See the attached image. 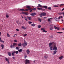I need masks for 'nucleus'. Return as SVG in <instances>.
<instances>
[{"instance_id":"obj_29","label":"nucleus","mask_w":64,"mask_h":64,"mask_svg":"<svg viewBox=\"0 0 64 64\" xmlns=\"http://www.w3.org/2000/svg\"><path fill=\"white\" fill-rule=\"evenodd\" d=\"M42 32H45V33H47V31L45 30H44L42 31Z\"/></svg>"},{"instance_id":"obj_1","label":"nucleus","mask_w":64,"mask_h":64,"mask_svg":"<svg viewBox=\"0 0 64 64\" xmlns=\"http://www.w3.org/2000/svg\"><path fill=\"white\" fill-rule=\"evenodd\" d=\"M26 8H28V10H30V12H32V10H36V8H31V7L30 6H27L26 7Z\"/></svg>"},{"instance_id":"obj_43","label":"nucleus","mask_w":64,"mask_h":64,"mask_svg":"<svg viewBox=\"0 0 64 64\" xmlns=\"http://www.w3.org/2000/svg\"><path fill=\"white\" fill-rule=\"evenodd\" d=\"M37 9H38V10H42V8H37Z\"/></svg>"},{"instance_id":"obj_23","label":"nucleus","mask_w":64,"mask_h":64,"mask_svg":"<svg viewBox=\"0 0 64 64\" xmlns=\"http://www.w3.org/2000/svg\"><path fill=\"white\" fill-rule=\"evenodd\" d=\"M1 46L2 47V49H4V45L1 44Z\"/></svg>"},{"instance_id":"obj_46","label":"nucleus","mask_w":64,"mask_h":64,"mask_svg":"<svg viewBox=\"0 0 64 64\" xmlns=\"http://www.w3.org/2000/svg\"><path fill=\"white\" fill-rule=\"evenodd\" d=\"M22 14H26V12H22Z\"/></svg>"},{"instance_id":"obj_39","label":"nucleus","mask_w":64,"mask_h":64,"mask_svg":"<svg viewBox=\"0 0 64 64\" xmlns=\"http://www.w3.org/2000/svg\"><path fill=\"white\" fill-rule=\"evenodd\" d=\"M10 48H14V47L12 45H10Z\"/></svg>"},{"instance_id":"obj_58","label":"nucleus","mask_w":64,"mask_h":64,"mask_svg":"<svg viewBox=\"0 0 64 64\" xmlns=\"http://www.w3.org/2000/svg\"><path fill=\"white\" fill-rule=\"evenodd\" d=\"M56 29H57L58 30H59V28H57Z\"/></svg>"},{"instance_id":"obj_2","label":"nucleus","mask_w":64,"mask_h":64,"mask_svg":"<svg viewBox=\"0 0 64 64\" xmlns=\"http://www.w3.org/2000/svg\"><path fill=\"white\" fill-rule=\"evenodd\" d=\"M53 50H57V48L56 47V43L54 44L53 45Z\"/></svg>"},{"instance_id":"obj_52","label":"nucleus","mask_w":64,"mask_h":64,"mask_svg":"<svg viewBox=\"0 0 64 64\" xmlns=\"http://www.w3.org/2000/svg\"><path fill=\"white\" fill-rule=\"evenodd\" d=\"M27 36V34H24V37H25V36Z\"/></svg>"},{"instance_id":"obj_47","label":"nucleus","mask_w":64,"mask_h":64,"mask_svg":"<svg viewBox=\"0 0 64 64\" xmlns=\"http://www.w3.org/2000/svg\"><path fill=\"white\" fill-rule=\"evenodd\" d=\"M15 35H16V36H17V34H14V36H13V37H15Z\"/></svg>"},{"instance_id":"obj_63","label":"nucleus","mask_w":64,"mask_h":64,"mask_svg":"<svg viewBox=\"0 0 64 64\" xmlns=\"http://www.w3.org/2000/svg\"><path fill=\"white\" fill-rule=\"evenodd\" d=\"M51 38H53V36H50Z\"/></svg>"},{"instance_id":"obj_50","label":"nucleus","mask_w":64,"mask_h":64,"mask_svg":"<svg viewBox=\"0 0 64 64\" xmlns=\"http://www.w3.org/2000/svg\"><path fill=\"white\" fill-rule=\"evenodd\" d=\"M25 15H28V13H26V14H25Z\"/></svg>"},{"instance_id":"obj_41","label":"nucleus","mask_w":64,"mask_h":64,"mask_svg":"<svg viewBox=\"0 0 64 64\" xmlns=\"http://www.w3.org/2000/svg\"><path fill=\"white\" fill-rule=\"evenodd\" d=\"M38 27L39 28H41V26L40 25H39L38 26Z\"/></svg>"},{"instance_id":"obj_34","label":"nucleus","mask_w":64,"mask_h":64,"mask_svg":"<svg viewBox=\"0 0 64 64\" xmlns=\"http://www.w3.org/2000/svg\"><path fill=\"white\" fill-rule=\"evenodd\" d=\"M22 45V44H18V46H21Z\"/></svg>"},{"instance_id":"obj_35","label":"nucleus","mask_w":64,"mask_h":64,"mask_svg":"<svg viewBox=\"0 0 64 64\" xmlns=\"http://www.w3.org/2000/svg\"><path fill=\"white\" fill-rule=\"evenodd\" d=\"M7 35L8 37H10V35H9V34H8V33L7 34Z\"/></svg>"},{"instance_id":"obj_3","label":"nucleus","mask_w":64,"mask_h":64,"mask_svg":"<svg viewBox=\"0 0 64 64\" xmlns=\"http://www.w3.org/2000/svg\"><path fill=\"white\" fill-rule=\"evenodd\" d=\"M22 45L23 47H24L25 46H27V43L26 42L25 40H24V43L22 44Z\"/></svg>"},{"instance_id":"obj_27","label":"nucleus","mask_w":64,"mask_h":64,"mask_svg":"<svg viewBox=\"0 0 64 64\" xmlns=\"http://www.w3.org/2000/svg\"><path fill=\"white\" fill-rule=\"evenodd\" d=\"M50 49L51 50H53V48L52 46H50Z\"/></svg>"},{"instance_id":"obj_16","label":"nucleus","mask_w":64,"mask_h":64,"mask_svg":"<svg viewBox=\"0 0 64 64\" xmlns=\"http://www.w3.org/2000/svg\"><path fill=\"white\" fill-rule=\"evenodd\" d=\"M55 20H56V21H59V20H58V19L57 18H54Z\"/></svg>"},{"instance_id":"obj_19","label":"nucleus","mask_w":64,"mask_h":64,"mask_svg":"<svg viewBox=\"0 0 64 64\" xmlns=\"http://www.w3.org/2000/svg\"><path fill=\"white\" fill-rule=\"evenodd\" d=\"M8 55L9 56H11V52H8Z\"/></svg>"},{"instance_id":"obj_10","label":"nucleus","mask_w":64,"mask_h":64,"mask_svg":"<svg viewBox=\"0 0 64 64\" xmlns=\"http://www.w3.org/2000/svg\"><path fill=\"white\" fill-rule=\"evenodd\" d=\"M44 58L45 59H47L48 58V55L47 54H46L45 56H44Z\"/></svg>"},{"instance_id":"obj_57","label":"nucleus","mask_w":64,"mask_h":64,"mask_svg":"<svg viewBox=\"0 0 64 64\" xmlns=\"http://www.w3.org/2000/svg\"><path fill=\"white\" fill-rule=\"evenodd\" d=\"M21 16V17H22V19L23 18H24L23 17V16H22L21 15V16Z\"/></svg>"},{"instance_id":"obj_37","label":"nucleus","mask_w":64,"mask_h":64,"mask_svg":"<svg viewBox=\"0 0 64 64\" xmlns=\"http://www.w3.org/2000/svg\"><path fill=\"white\" fill-rule=\"evenodd\" d=\"M50 29L51 30H53V27L52 26H51L50 28Z\"/></svg>"},{"instance_id":"obj_4","label":"nucleus","mask_w":64,"mask_h":64,"mask_svg":"<svg viewBox=\"0 0 64 64\" xmlns=\"http://www.w3.org/2000/svg\"><path fill=\"white\" fill-rule=\"evenodd\" d=\"M54 44H55V43L54 42L50 43L49 44V47L52 46L51 45H52V47H53V45H54Z\"/></svg>"},{"instance_id":"obj_7","label":"nucleus","mask_w":64,"mask_h":64,"mask_svg":"<svg viewBox=\"0 0 64 64\" xmlns=\"http://www.w3.org/2000/svg\"><path fill=\"white\" fill-rule=\"evenodd\" d=\"M36 15V13L35 12L32 13L30 14V15H31V16H35Z\"/></svg>"},{"instance_id":"obj_30","label":"nucleus","mask_w":64,"mask_h":64,"mask_svg":"<svg viewBox=\"0 0 64 64\" xmlns=\"http://www.w3.org/2000/svg\"><path fill=\"white\" fill-rule=\"evenodd\" d=\"M22 29H24V30H25L26 29V28H25V27L23 26H22Z\"/></svg>"},{"instance_id":"obj_20","label":"nucleus","mask_w":64,"mask_h":64,"mask_svg":"<svg viewBox=\"0 0 64 64\" xmlns=\"http://www.w3.org/2000/svg\"><path fill=\"white\" fill-rule=\"evenodd\" d=\"M42 16H45V15H46V13H42Z\"/></svg>"},{"instance_id":"obj_49","label":"nucleus","mask_w":64,"mask_h":64,"mask_svg":"<svg viewBox=\"0 0 64 64\" xmlns=\"http://www.w3.org/2000/svg\"><path fill=\"white\" fill-rule=\"evenodd\" d=\"M14 42H17V40H14Z\"/></svg>"},{"instance_id":"obj_44","label":"nucleus","mask_w":64,"mask_h":64,"mask_svg":"<svg viewBox=\"0 0 64 64\" xmlns=\"http://www.w3.org/2000/svg\"><path fill=\"white\" fill-rule=\"evenodd\" d=\"M19 48L18 47H16V50H19Z\"/></svg>"},{"instance_id":"obj_64","label":"nucleus","mask_w":64,"mask_h":64,"mask_svg":"<svg viewBox=\"0 0 64 64\" xmlns=\"http://www.w3.org/2000/svg\"><path fill=\"white\" fill-rule=\"evenodd\" d=\"M62 30H64V28H62Z\"/></svg>"},{"instance_id":"obj_51","label":"nucleus","mask_w":64,"mask_h":64,"mask_svg":"<svg viewBox=\"0 0 64 64\" xmlns=\"http://www.w3.org/2000/svg\"><path fill=\"white\" fill-rule=\"evenodd\" d=\"M54 27L55 30H56V29H57V28L56 27V26H54Z\"/></svg>"},{"instance_id":"obj_53","label":"nucleus","mask_w":64,"mask_h":64,"mask_svg":"<svg viewBox=\"0 0 64 64\" xmlns=\"http://www.w3.org/2000/svg\"><path fill=\"white\" fill-rule=\"evenodd\" d=\"M27 57V55H25L24 56V58H25V59Z\"/></svg>"},{"instance_id":"obj_59","label":"nucleus","mask_w":64,"mask_h":64,"mask_svg":"<svg viewBox=\"0 0 64 64\" xmlns=\"http://www.w3.org/2000/svg\"><path fill=\"white\" fill-rule=\"evenodd\" d=\"M63 5V4H61L60 5V7H61V6H62Z\"/></svg>"},{"instance_id":"obj_60","label":"nucleus","mask_w":64,"mask_h":64,"mask_svg":"<svg viewBox=\"0 0 64 64\" xmlns=\"http://www.w3.org/2000/svg\"><path fill=\"white\" fill-rule=\"evenodd\" d=\"M63 10H64V8H63L62 9V11H63Z\"/></svg>"},{"instance_id":"obj_42","label":"nucleus","mask_w":64,"mask_h":64,"mask_svg":"<svg viewBox=\"0 0 64 64\" xmlns=\"http://www.w3.org/2000/svg\"><path fill=\"white\" fill-rule=\"evenodd\" d=\"M56 33H59V34H61V33H62V32H57Z\"/></svg>"},{"instance_id":"obj_6","label":"nucleus","mask_w":64,"mask_h":64,"mask_svg":"<svg viewBox=\"0 0 64 64\" xmlns=\"http://www.w3.org/2000/svg\"><path fill=\"white\" fill-rule=\"evenodd\" d=\"M28 10H29L28 9H26L25 10H24V9H20V11H27Z\"/></svg>"},{"instance_id":"obj_14","label":"nucleus","mask_w":64,"mask_h":64,"mask_svg":"<svg viewBox=\"0 0 64 64\" xmlns=\"http://www.w3.org/2000/svg\"><path fill=\"white\" fill-rule=\"evenodd\" d=\"M28 19L29 20H31L32 18H31V17L30 16L28 17Z\"/></svg>"},{"instance_id":"obj_33","label":"nucleus","mask_w":64,"mask_h":64,"mask_svg":"<svg viewBox=\"0 0 64 64\" xmlns=\"http://www.w3.org/2000/svg\"><path fill=\"white\" fill-rule=\"evenodd\" d=\"M24 19L25 20H26V21H28V20H27V18L24 17Z\"/></svg>"},{"instance_id":"obj_15","label":"nucleus","mask_w":64,"mask_h":64,"mask_svg":"<svg viewBox=\"0 0 64 64\" xmlns=\"http://www.w3.org/2000/svg\"><path fill=\"white\" fill-rule=\"evenodd\" d=\"M38 6L37 7H41V8H42V7H43V6H42V5H41L40 4H38Z\"/></svg>"},{"instance_id":"obj_17","label":"nucleus","mask_w":64,"mask_h":64,"mask_svg":"<svg viewBox=\"0 0 64 64\" xmlns=\"http://www.w3.org/2000/svg\"><path fill=\"white\" fill-rule=\"evenodd\" d=\"M42 8H44H44L45 9H47V6H42Z\"/></svg>"},{"instance_id":"obj_36","label":"nucleus","mask_w":64,"mask_h":64,"mask_svg":"<svg viewBox=\"0 0 64 64\" xmlns=\"http://www.w3.org/2000/svg\"><path fill=\"white\" fill-rule=\"evenodd\" d=\"M28 23L30 24H32V22H28Z\"/></svg>"},{"instance_id":"obj_5","label":"nucleus","mask_w":64,"mask_h":64,"mask_svg":"<svg viewBox=\"0 0 64 64\" xmlns=\"http://www.w3.org/2000/svg\"><path fill=\"white\" fill-rule=\"evenodd\" d=\"M24 63L25 64H28V63H30V61L28 60H24Z\"/></svg>"},{"instance_id":"obj_54","label":"nucleus","mask_w":64,"mask_h":64,"mask_svg":"<svg viewBox=\"0 0 64 64\" xmlns=\"http://www.w3.org/2000/svg\"><path fill=\"white\" fill-rule=\"evenodd\" d=\"M16 30L17 31H19V29H16Z\"/></svg>"},{"instance_id":"obj_48","label":"nucleus","mask_w":64,"mask_h":64,"mask_svg":"<svg viewBox=\"0 0 64 64\" xmlns=\"http://www.w3.org/2000/svg\"><path fill=\"white\" fill-rule=\"evenodd\" d=\"M48 22H49V21H50V19L48 18Z\"/></svg>"},{"instance_id":"obj_25","label":"nucleus","mask_w":64,"mask_h":64,"mask_svg":"<svg viewBox=\"0 0 64 64\" xmlns=\"http://www.w3.org/2000/svg\"><path fill=\"white\" fill-rule=\"evenodd\" d=\"M22 51V49H20L18 50V51L19 52H21Z\"/></svg>"},{"instance_id":"obj_13","label":"nucleus","mask_w":64,"mask_h":64,"mask_svg":"<svg viewBox=\"0 0 64 64\" xmlns=\"http://www.w3.org/2000/svg\"><path fill=\"white\" fill-rule=\"evenodd\" d=\"M63 56H60L59 57V59L60 60H61L63 59Z\"/></svg>"},{"instance_id":"obj_61","label":"nucleus","mask_w":64,"mask_h":64,"mask_svg":"<svg viewBox=\"0 0 64 64\" xmlns=\"http://www.w3.org/2000/svg\"><path fill=\"white\" fill-rule=\"evenodd\" d=\"M60 18H62V16H60Z\"/></svg>"},{"instance_id":"obj_32","label":"nucleus","mask_w":64,"mask_h":64,"mask_svg":"<svg viewBox=\"0 0 64 64\" xmlns=\"http://www.w3.org/2000/svg\"><path fill=\"white\" fill-rule=\"evenodd\" d=\"M62 14V13L60 12H59L58 13V14L60 15H61Z\"/></svg>"},{"instance_id":"obj_18","label":"nucleus","mask_w":64,"mask_h":64,"mask_svg":"<svg viewBox=\"0 0 64 64\" xmlns=\"http://www.w3.org/2000/svg\"><path fill=\"white\" fill-rule=\"evenodd\" d=\"M6 18H9V16L8 15V14H6Z\"/></svg>"},{"instance_id":"obj_9","label":"nucleus","mask_w":64,"mask_h":64,"mask_svg":"<svg viewBox=\"0 0 64 64\" xmlns=\"http://www.w3.org/2000/svg\"><path fill=\"white\" fill-rule=\"evenodd\" d=\"M5 60L6 61H7L8 63V64H10V62H9V59L7 58H5Z\"/></svg>"},{"instance_id":"obj_26","label":"nucleus","mask_w":64,"mask_h":64,"mask_svg":"<svg viewBox=\"0 0 64 64\" xmlns=\"http://www.w3.org/2000/svg\"><path fill=\"white\" fill-rule=\"evenodd\" d=\"M41 30L42 31H43V30H45V28H41Z\"/></svg>"},{"instance_id":"obj_8","label":"nucleus","mask_w":64,"mask_h":64,"mask_svg":"<svg viewBox=\"0 0 64 64\" xmlns=\"http://www.w3.org/2000/svg\"><path fill=\"white\" fill-rule=\"evenodd\" d=\"M26 52H27L28 54H29V53L30 52V51H29V50H26Z\"/></svg>"},{"instance_id":"obj_56","label":"nucleus","mask_w":64,"mask_h":64,"mask_svg":"<svg viewBox=\"0 0 64 64\" xmlns=\"http://www.w3.org/2000/svg\"><path fill=\"white\" fill-rule=\"evenodd\" d=\"M14 54L13 53H12V56H14Z\"/></svg>"},{"instance_id":"obj_40","label":"nucleus","mask_w":64,"mask_h":64,"mask_svg":"<svg viewBox=\"0 0 64 64\" xmlns=\"http://www.w3.org/2000/svg\"><path fill=\"white\" fill-rule=\"evenodd\" d=\"M54 7H58V6L55 5L54 6Z\"/></svg>"},{"instance_id":"obj_24","label":"nucleus","mask_w":64,"mask_h":64,"mask_svg":"<svg viewBox=\"0 0 64 64\" xmlns=\"http://www.w3.org/2000/svg\"><path fill=\"white\" fill-rule=\"evenodd\" d=\"M13 45L14 46H15L17 45V44L15 43H13Z\"/></svg>"},{"instance_id":"obj_31","label":"nucleus","mask_w":64,"mask_h":64,"mask_svg":"<svg viewBox=\"0 0 64 64\" xmlns=\"http://www.w3.org/2000/svg\"><path fill=\"white\" fill-rule=\"evenodd\" d=\"M40 17H42L43 16V15L41 13L40 14Z\"/></svg>"},{"instance_id":"obj_45","label":"nucleus","mask_w":64,"mask_h":64,"mask_svg":"<svg viewBox=\"0 0 64 64\" xmlns=\"http://www.w3.org/2000/svg\"><path fill=\"white\" fill-rule=\"evenodd\" d=\"M12 52V53H13V54H15V51H14V52Z\"/></svg>"},{"instance_id":"obj_22","label":"nucleus","mask_w":64,"mask_h":64,"mask_svg":"<svg viewBox=\"0 0 64 64\" xmlns=\"http://www.w3.org/2000/svg\"><path fill=\"white\" fill-rule=\"evenodd\" d=\"M0 42H2L3 43H4V42L2 40H1V38L0 37Z\"/></svg>"},{"instance_id":"obj_62","label":"nucleus","mask_w":64,"mask_h":64,"mask_svg":"<svg viewBox=\"0 0 64 64\" xmlns=\"http://www.w3.org/2000/svg\"><path fill=\"white\" fill-rule=\"evenodd\" d=\"M12 58H13V59H15V57H12Z\"/></svg>"},{"instance_id":"obj_11","label":"nucleus","mask_w":64,"mask_h":64,"mask_svg":"<svg viewBox=\"0 0 64 64\" xmlns=\"http://www.w3.org/2000/svg\"><path fill=\"white\" fill-rule=\"evenodd\" d=\"M57 52V51L56 50H54V51L53 55H55V54H56V53Z\"/></svg>"},{"instance_id":"obj_38","label":"nucleus","mask_w":64,"mask_h":64,"mask_svg":"<svg viewBox=\"0 0 64 64\" xmlns=\"http://www.w3.org/2000/svg\"><path fill=\"white\" fill-rule=\"evenodd\" d=\"M15 53L16 54H17L18 53V51H15Z\"/></svg>"},{"instance_id":"obj_55","label":"nucleus","mask_w":64,"mask_h":64,"mask_svg":"<svg viewBox=\"0 0 64 64\" xmlns=\"http://www.w3.org/2000/svg\"><path fill=\"white\" fill-rule=\"evenodd\" d=\"M42 11H44L45 10V9H44L42 8Z\"/></svg>"},{"instance_id":"obj_12","label":"nucleus","mask_w":64,"mask_h":64,"mask_svg":"<svg viewBox=\"0 0 64 64\" xmlns=\"http://www.w3.org/2000/svg\"><path fill=\"white\" fill-rule=\"evenodd\" d=\"M35 25H36V24H33L30 25V26H32L33 27H34V26H35Z\"/></svg>"},{"instance_id":"obj_21","label":"nucleus","mask_w":64,"mask_h":64,"mask_svg":"<svg viewBox=\"0 0 64 64\" xmlns=\"http://www.w3.org/2000/svg\"><path fill=\"white\" fill-rule=\"evenodd\" d=\"M48 10H50L51 11L52 10L51 8L49 7L48 8Z\"/></svg>"},{"instance_id":"obj_28","label":"nucleus","mask_w":64,"mask_h":64,"mask_svg":"<svg viewBox=\"0 0 64 64\" xmlns=\"http://www.w3.org/2000/svg\"><path fill=\"white\" fill-rule=\"evenodd\" d=\"M38 20L40 22H41V21H42V20L40 19V18H38Z\"/></svg>"}]
</instances>
